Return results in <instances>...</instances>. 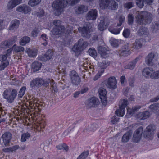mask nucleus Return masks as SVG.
<instances>
[{
	"label": "nucleus",
	"mask_w": 159,
	"mask_h": 159,
	"mask_svg": "<svg viewBox=\"0 0 159 159\" xmlns=\"http://www.w3.org/2000/svg\"><path fill=\"white\" fill-rule=\"evenodd\" d=\"M152 19V15L148 12L143 11L139 12L137 18L138 24H150Z\"/></svg>",
	"instance_id": "f257e3e1"
},
{
	"label": "nucleus",
	"mask_w": 159,
	"mask_h": 159,
	"mask_svg": "<svg viewBox=\"0 0 159 159\" xmlns=\"http://www.w3.org/2000/svg\"><path fill=\"white\" fill-rule=\"evenodd\" d=\"M17 94V92L15 89L9 88L3 92L2 96L3 98L10 103L13 102Z\"/></svg>",
	"instance_id": "f03ea898"
},
{
	"label": "nucleus",
	"mask_w": 159,
	"mask_h": 159,
	"mask_svg": "<svg viewBox=\"0 0 159 159\" xmlns=\"http://www.w3.org/2000/svg\"><path fill=\"white\" fill-rule=\"evenodd\" d=\"M68 4H69L68 0H55L53 2L52 6L53 8L56 11V15H60L63 11V8Z\"/></svg>",
	"instance_id": "7ed1b4c3"
},
{
	"label": "nucleus",
	"mask_w": 159,
	"mask_h": 159,
	"mask_svg": "<svg viewBox=\"0 0 159 159\" xmlns=\"http://www.w3.org/2000/svg\"><path fill=\"white\" fill-rule=\"evenodd\" d=\"M50 81V79H49L44 80L41 78H37L30 81V87L32 88L35 87L39 88L42 85L47 87L49 85Z\"/></svg>",
	"instance_id": "20e7f679"
},
{
	"label": "nucleus",
	"mask_w": 159,
	"mask_h": 159,
	"mask_svg": "<svg viewBox=\"0 0 159 159\" xmlns=\"http://www.w3.org/2000/svg\"><path fill=\"white\" fill-rule=\"evenodd\" d=\"M158 54L156 52L149 53L146 57L145 62L148 66H152L154 65L155 62L157 60Z\"/></svg>",
	"instance_id": "39448f33"
},
{
	"label": "nucleus",
	"mask_w": 159,
	"mask_h": 159,
	"mask_svg": "<svg viewBox=\"0 0 159 159\" xmlns=\"http://www.w3.org/2000/svg\"><path fill=\"white\" fill-rule=\"evenodd\" d=\"M88 43L84 42L83 39H80L78 41V44H75L72 48V51L75 53L81 52L88 46Z\"/></svg>",
	"instance_id": "423d86ee"
},
{
	"label": "nucleus",
	"mask_w": 159,
	"mask_h": 159,
	"mask_svg": "<svg viewBox=\"0 0 159 159\" xmlns=\"http://www.w3.org/2000/svg\"><path fill=\"white\" fill-rule=\"evenodd\" d=\"M12 137V134L9 132L4 133L1 139V143L2 146L8 147L10 146V143Z\"/></svg>",
	"instance_id": "0eeeda50"
},
{
	"label": "nucleus",
	"mask_w": 159,
	"mask_h": 159,
	"mask_svg": "<svg viewBox=\"0 0 159 159\" xmlns=\"http://www.w3.org/2000/svg\"><path fill=\"white\" fill-rule=\"evenodd\" d=\"M128 102L126 99L121 100L119 103V109L116 110L115 114L118 116H123L125 113V108L128 105Z\"/></svg>",
	"instance_id": "6e6552de"
},
{
	"label": "nucleus",
	"mask_w": 159,
	"mask_h": 159,
	"mask_svg": "<svg viewBox=\"0 0 159 159\" xmlns=\"http://www.w3.org/2000/svg\"><path fill=\"white\" fill-rule=\"evenodd\" d=\"M91 28L92 26L90 24L87 23L84 25L83 28L79 27L78 30L81 32L83 37L89 38L90 37V33L92 31Z\"/></svg>",
	"instance_id": "1a4fd4ad"
},
{
	"label": "nucleus",
	"mask_w": 159,
	"mask_h": 159,
	"mask_svg": "<svg viewBox=\"0 0 159 159\" xmlns=\"http://www.w3.org/2000/svg\"><path fill=\"white\" fill-rule=\"evenodd\" d=\"M156 129V127L154 125H151L148 126L144 131V137L147 139H151L154 134V131Z\"/></svg>",
	"instance_id": "9d476101"
},
{
	"label": "nucleus",
	"mask_w": 159,
	"mask_h": 159,
	"mask_svg": "<svg viewBox=\"0 0 159 159\" xmlns=\"http://www.w3.org/2000/svg\"><path fill=\"white\" fill-rule=\"evenodd\" d=\"M70 77L73 86H76L80 84L81 82L80 78L75 71L73 70L70 71Z\"/></svg>",
	"instance_id": "9b49d317"
},
{
	"label": "nucleus",
	"mask_w": 159,
	"mask_h": 159,
	"mask_svg": "<svg viewBox=\"0 0 159 159\" xmlns=\"http://www.w3.org/2000/svg\"><path fill=\"white\" fill-rule=\"evenodd\" d=\"M99 20L100 21V22L98 26V29L100 31H103L106 29L109 25V19L107 17L101 16L99 18Z\"/></svg>",
	"instance_id": "f8f14e48"
},
{
	"label": "nucleus",
	"mask_w": 159,
	"mask_h": 159,
	"mask_svg": "<svg viewBox=\"0 0 159 159\" xmlns=\"http://www.w3.org/2000/svg\"><path fill=\"white\" fill-rule=\"evenodd\" d=\"M143 130V128L142 127H139L136 130L133 134L132 139V141L133 142L138 143L140 141L142 137Z\"/></svg>",
	"instance_id": "ddd939ff"
},
{
	"label": "nucleus",
	"mask_w": 159,
	"mask_h": 159,
	"mask_svg": "<svg viewBox=\"0 0 159 159\" xmlns=\"http://www.w3.org/2000/svg\"><path fill=\"white\" fill-rule=\"evenodd\" d=\"M29 103L30 107L32 110V111L34 110L36 111H37L38 110V111H40L39 107L40 106H41V105L37 103V100L34 97H33L30 99Z\"/></svg>",
	"instance_id": "4468645a"
},
{
	"label": "nucleus",
	"mask_w": 159,
	"mask_h": 159,
	"mask_svg": "<svg viewBox=\"0 0 159 159\" xmlns=\"http://www.w3.org/2000/svg\"><path fill=\"white\" fill-rule=\"evenodd\" d=\"M31 10V8L29 6L25 4L20 5L16 8V11H17L25 14H30Z\"/></svg>",
	"instance_id": "2eb2a0df"
},
{
	"label": "nucleus",
	"mask_w": 159,
	"mask_h": 159,
	"mask_svg": "<svg viewBox=\"0 0 159 159\" xmlns=\"http://www.w3.org/2000/svg\"><path fill=\"white\" fill-rule=\"evenodd\" d=\"M97 11L96 9H92L87 14L86 19L87 20H95L98 16Z\"/></svg>",
	"instance_id": "dca6fc26"
},
{
	"label": "nucleus",
	"mask_w": 159,
	"mask_h": 159,
	"mask_svg": "<svg viewBox=\"0 0 159 159\" xmlns=\"http://www.w3.org/2000/svg\"><path fill=\"white\" fill-rule=\"evenodd\" d=\"M98 92L102 104L104 105H106L107 103L106 90L103 88H99Z\"/></svg>",
	"instance_id": "f3484780"
},
{
	"label": "nucleus",
	"mask_w": 159,
	"mask_h": 159,
	"mask_svg": "<svg viewBox=\"0 0 159 159\" xmlns=\"http://www.w3.org/2000/svg\"><path fill=\"white\" fill-rule=\"evenodd\" d=\"M53 54V52L52 50H48L46 54L42 56H40L39 57L40 60L45 61L51 59Z\"/></svg>",
	"instance_id": "a211bd4d"
},
{
	"label": "nucleus",
	"mask_w": 159,
	"mask_h": 159,
	"mask_svg": "<svg viewBox=\"0 0 159 159\" xmlns=\"http://www.w3.org/2000/svg\"><path fill=\"white\" fill-rule=\"evenodd\" d=\"M143 43V40L142 39H137L131 47L132 50H136L141 48Z\"/></svg>",
	"instance_id": "6ab92c4d"
},
{
	"label": "nucleus",
	"mask_w": 159,
	"mask_h": 159,
	"mask_svg": "<svg viewBox=\"0 0 159 159\" xmlns=\"http://www.w3.org/2000/svg\"><path fill=\"white\" fill-rule=\"evenodd\" d=\"M154 70L152 68L146 67L144 68L142 71V75L147 78H151Z\"/></svg>",
	"instance_id": "aec40b11"
},
{
	"label": "nucleus",
	"mask_w": 159,
	"mask_h": 159,
	"mask_svg": "<svg viewBox=\"0 0 159 159\" xmlns=\"http://www.w3.org/2000/svg\"><path fill=\"white\" fill-rule=\"evenodd\" d=\"M154 0H136V5L140 8H142L144 4L147 5H150L152 4Z\"/></svg>",
	"instance_id": "412c9836"
},
{
	"label": "nucleus",
	"mask_w": 159,
	"mask_h": 159,
	"mask_svg": "<svg viewBox=\"0 0 159 159\" xmlns=\"http://www.w3.org/2000/svg\"><path fill=\"white\" fill-rule=\"evenodd\" d=\"M98 52L101 54L102 57L104 58L107 57L109 56L110 51L105 47L101 46L98 47Z\"/></svg>",
	"instance_id": "4be33fe9"
},
{
	"label": "nucleus",
	"mask_w": 159,
	"mask_h": 159,
	"mask_svg": "<svg viewBox=\"0 0 159 159\" xmlns=\"http://www.w3.org/2000/svg\"><path fill=\"white\" fill-rule=\"evenodd\" d=\"M117 81L115 77H111L107 80V86L108 88L115 89L117 87Z\"/></svg>",
	"instance_id": "5701e85b"
},
{
	"label": "nucleus",
	"mask_w": 159,
	"mask_h": 159,
	"mask_svg": "<svg viewBox=\"0 0 159 159\" xmlns=\"http://www.w3.org/2000/svg\"><path fill=\"white\" fill-rule=\"evenodd\" d=\"M22 0H11L8 3L7 8L11 9L16 6L22 3Z\"/></svg>",
	"instance_id": "b1692460"
},
{
	"label": "nucleus",
	"mask_w": 159,
	"mask_h": 159,
	"mask_svg": "<svg viewBox=\"0 0 159 159\" xmlns=\"http://www.w3.org/2000/svg\"><path fill=\"white\" fill-rule=\"evenodd\" d=\"M88 7L87 6L81 5L79 6L77 8L75 9V12L76 14H80L86 12L88 11Z\"/></svg>",
	"instance_id": "393cba45"
},
{
	"label": "nucleus",
	"mask_w": 159,
	"mask_h": 159,
	"mask_svg": "<svg viewBox=\"0 0 159 159\" xmlns=\"http://www.w3.org/2000/svg\"><path fill=\"white\" fill-rule=\"evenodd\" d=\"M65 28L64 27L60 28L54 27L52 30V33L54 35H59L65 32Z\"/></svg>",
	"instance_id": "a878e982"
},
{
	"label": "nucleus",
	"mask_w": 159,
	"mask_h": 159,
	"mask_svg": "<svg viewBox=\"0 0 159 159\" xmlns=\"http://www.w3.org/2000/svg\"><path fill=\"white\" fill-rule=\"evenodd\" d=\"M20 24V21L17 19L12 20L11 22V24L9 28V30H15L17 29Z\"/></svg>",
	"instance_id": "bb28decb"
},
{
	"label": "nucleus",
	"mask_w": 159,
	"mask_h": 159,
	"mask_svg": "<svg viewBox=\"0 0 159 159\" xmlns=\"http://www.w3.org/2000/svg\"><path fill=\"white\" fill-rule=\"evenodd\" d=\"M139 59V57H137L135 59L130 62L128 65L125 66V69H128L131 70L134 69Z\"/></svg>",
	"instance_id": "cd10ccee"
},
{
	"label": "nucleus",
	"mask_w": 159,
	"mask_h": 159,
	"mask_svg": "<svg viewBox=\"0 0 159 159\" xmlns=\"http://www.w3.org/2000/svg\"><path fill=\"white\" fill-rule=\"evenodd\" d=\"M138 33L139 35H144L147 36L148 34V29L145 27L141 26L140 27L138 31Z\"/></svg>",
	"instance_id": "c85d7f7f"
},
{
	"label": "nucleus",
	"mask_w": 159,
	"mask_h": 159,
	"mask_svg": "<svg viewBox=\"0 0 159 159\" xmlns=\"http://www.w3.org/2000/svg\"><path fill=\"white\" fill-rule=\"evenodd\" d=\"M110 0H99L100 7L102 9L107 8L108 7Z\"/></svg>",
	"instance_id": "c756f323"
},
{
	"label": "nucleus",
	"mask_w": 159,
	"mask_h": 159,
	"mask_svg": "<svg viewBox=\"0 0 159 159\" xmlns=\"http://www.w3.org/2000/svg\"><path fill=\"white\" fill-rule=\"evenodd\" d=\"M108 7L112 10H116L118 8V4L114 0H110Z\"/></svg>",
	"instance_id": "7c9ffc66"
},
{
	"label": "nucleus",
	"mask_w": 159,
	"mask_h": 159,
	"mask_svg": "<svg viewBox=\"0 0 159 159\" xmlns=\"http://www.w3.org/2000/svg\"><path fill=\"white\" fill-rule=\"evenodd\" d=\"M120 54L121 55L126 56L129 54V49L128 45H125L120 50Z\"/></svg>",
	"instance_id": "2f4dec72"
},
{
	"label": "nucleus",
	"mask_w": 159,
	"mask_h": 159,
	"mask_svg": "<svg viewBox=\"0 0 159 159\" xmlns=\"http://www.w3.org/2000/svg\"><path fill=\"white\" fill-rule=\"evenodd\" d=\"M98 100L95 98H91L89 101V105L90 107H95L98 105Z\"/></svg>",
	"instance_id": "473e14b6"
},
{
	"label": "nucleus",
	"mask_w": 159,
	"mask_h": 159,
	"mask_svg": "<svg viewBox=\"0 0 159 159\" xmlns=\"http://www.w3.org/2000/svg\"><path fill=\"white\" fill-rule=\"evenodd\" d=\"M25 52L28 53V56L30 57H35L37 54V50L35 49H31L29 48H27Z\"/></svg>",
	"instance_id": "72a5a7b5"
},
{
	"label": "nucleus",
	"mask_w": 159,
	"mask_h": 159,
	"mask_svg": "<svg viewBox=\"0 0 159 159\" xmlns=\"http://www.w3.org/2000/svg\"><path fill=\"white\" fill-rule=\"evenodd\" d=\"M12 50L10 48L7 50V53L5 54L1 55H0V61H5L7 58L10 56Z\"/></svg>",
	"instance_id": "f704fd0d"
},
{
	"label": "nucleus",
	"mask_w": 159,
	"mask_h": 159,
	"mask_svg": "<svg viewBox=\"0 0 159 159\" xmlns=\"http://www.w3.org/2000/svg\"><path fill=\"white\" fill-rule=\"evenodd\" d=\"M41 66V64L38 62H34L32 64V68L34 72L39 70Z\"/></svg>",
	"instance_id": "c9c22d12"
},
{
	"label": "nucleus",
	"mask_w": 159,
	"mask_h": 159,
	"mask_svg": "<svg viewBox=\"0 0 159 159\" xmlns=\"http://www.w3.org/2000/svg\"><path fill=\"white\" fill-rule=\"evenodd\" d=\"M151 111L159 113V104L158 103H154L151 105L149 107Z\"/></svg>",
	"instance_id": "e433bc0d"
},
{
	"label": "nucleus",
	"mask_w": 159,
	"mask_h": 159,
	"mask_svg": "<svg viewBox=\"0 0 159 159\" xmlns=\"http://www.w3.org/2000/svg\"><path fill=\"white\" fill-rule=\"evenodd\" d=\"M30 40V37L28 36H24L20 40L19 43L20 45L24 46L27 43H28Z\"/></svg>",
	"instance_id": "4c0bfd02"
},
{
	"label": "nucleus",
	"mask_w": 159,
	"mask_h": 159,
	"mask_svg": "<svg viewBox=\"0 0 159 159\" xmlns=\"http://www.w3.org/2000/svg\"><path fill=\"white\" fill-rule=\"evenodd\" d=\"M132 134L131 131H129L128 132L125 134L123 136L122 141V142H128Z\"/></svg>",
	"instance_id": "58836bf2"
},
{
	"label": "nucleus",
	"mask_w": 159,
	"mask_h": 159,
	"mask_svg": "<svg viewBox=\"0 0 159 159\" xmlns=\"http://www.w3.org/2000/svg\"><path fill=\"white\" fill-rule=\"evenodd\" d=\"M97 125H92L88 126L84 130V132H86L87 133H89L90 132H94L97 129Z\"/></svg>",
	"instance_id": "ea45409f"
},
{
	"label": "nucleus",
	"mask_w": 159,
	"mask_h": 159,
	"mask_svg": "<svg viewBox=\"0 0 159 159\" xmlns=\"http://www.w3.org/2000/svg\"><path fill=\"white\" fill-rule=\"evenodd\" d=\"M50 82L49 83L50 84L51 87V90L53 93H57L58 92V89L57 87L56 84L54 82V81L53 80L50 79Z\"/></svg>",
	"instance_id": "a19ab883"
},
{
	"label": "nucleus",
	"mask_w": 159,
	"mask_h": 159,
	"mask_svg": "<svg viewBox=\"0 0 159 159\" xmlns=\"http://www.w3.org/2000/svg\"><path fill=\"white\" fill-rule=\"evenodd\" d=\"M14 51L16 52H23L25 50L23 47L21 46H17L16 44H14L13 47Z\"/></svg>",
	"instance_id": "79ce46f5"
},
{
	"label": "nucleus",
	"mask_w": 159,
	"mask_h": 159,
	"mask_svg": "<svg viewBox=\"0 0 159 159\" xmlns=\"http://www.w3.org/2000/svg\"><path fill=\"white\" fill-rule=\"evenodd\" d=\"M141 106H137L133 107L132 109L128 108L127 109V112L129 114L134 113V112L137 111V110L141 108Z\"/></svg>",
	"instance_id": "37998d69"
},
{
	"label": "nucleus",
	"mask_w": 159,
	"mask_h": 159,
	"mask_svg": "<svg viewBox=\"0 0 159 159\" xmlns=\"http://www.w3.org/2000/svg\"><path fill=\"white\" fill-rule=\"evenodd\" d=\"M30 136V133L28 132L22 134L21 137V141L22 142H25L27 139L29 138Z\"/></svg>",
	"instance_id": "c03bdc74"
},
{
	"label": "nucleus",
	"mask_w": 159,
	"mask_h": 159,
	"mask_svg": "<svg viewBox=\"0 0 159 159\" xmlns=\"http://www.w3.org/2000/svg\"><path fill=\"white\" fill-rule=\"evenodd\" d=\"M122 29V28L120 27L119 28H116L113 29H109V30L110 31L115 34H119Z\"/></svg>",
	"instance_id": "a18cd8bd"
},
{
	"label": "nucleus",
	"mask_w": 159,
	"mask_h": 159,
	"mask_svg": "<svg viewBox=\"0 0 159 159\" xmlns=\"http://www.w3.org/2000/svg\"><path fill=\"white\" fill-rule=\"evenodd\" d=\"M40 1L41 0H30L28 2V4L32 7L34 6L39 4Z\"/></svg>",
	"instance_id": "49530a36"
},
{
	"label": "nucleus",
	"mask_w": 159,
	"mask_h": 159,
	"mask_svg": "<svg viewBox=\"0 0 159 159\" xmlns=\"http://www.w3.org/2000/svg\"><path fill=\"white\" fill-rule=\"evenodd\" d=\"M88 52L89 54L94 58L97 57V53L96 50L94 48H89Z\"/></svg>",
	"instance_id": "de8ad7c7"
},
{
	"label": "nucleus",
	"mask_w": 159,
	"mask_h": 159,
	"mask_svg": "<svg viewBox=\"0 0 159 159\" xmlns=\"http://www.w3.org/2000/svg\"><path fill=\"white\" fill-rule=\"evenodd\" d=\"M10 43L8 40H6L2 42L1 44V47L4 49H6L9 47Z\"/></svg>",
	"instance_id": "09e8293b"
},
{
	"label": "nucleus",
	"mask_w": 159,
	"mask_h": 159,
	"mask_svg": "<svg viewBox=\"0 0 159 159\" xmlns=\"http://www.w3.org/2000/svg\"><path fill=\"white\" fill-rule=\"evenodd\" d=\"M53 24L54 25V27L60 28L61 27H64L61 25V21L59 20H55L53 21Z\"/></svg>",
	"instance_id": "8fccbe9b"
},
{
	"label": "nucleus",
	"mask_w": 159,
	"mask_h": 159,
	"mask_svg": "<svg viewBox=\"0 0 159 159\" xmlns=\"http://www.w3.org/2000/svg\"><path fill=\"white\" fill-rule=\"evenodd\" d=\"M130 33V30L129 29H125L123 32V35L125 38H127L129 36Z\"/></svg>",
	"instance_id": "3c124183"
},
{
	"label": "nucleus",
	"mask_w": 159,
	"mask_h": 159,
	"mask_svg": "<svg viewBox=\"0 0 159 159\" xmlns=\"http://www.w3.org/2000/svg\"><path fill=\"white\" fill-rule=\"evenodd\" d=\"M26 89V87L25 86H23L21 87L19 92L18 96L20 98H21L24 94Z\"/></svg>",
	"instance_id": "603ef678"
},
{
	"label": "nucleus",
	"mask_w": 159,
	"mask_h": 159,
	"mask_svg": "<svg viewBox=\"0 0 159 159\" xmlns=\"http://www.w3.org/2000/svg\"><path fill=\"white\" fill-rule=\"evenodd\" d=\"M159 78V70L156 71H153L152 75H151V79H156Z\"/></svg>",
	"instance_id": "864d4df0"
},
{
	"label": "nucleus",
	"mask_w": 159,
	"mask_h": 159,
	"mask_svg": "<svg viewBox=\"0 0 159 159\" xmlns=\"http://www.w3.org/2000/svg\"><path fill=\"white\" fill-rule=\"evenodd\" d=\"M89 153L88 152H85L82 153L77 159H85L87 157Z\"/></svg>",
	"instance_id": "5fc2aeb1"
},
{
	"label": "nucleus",
	"mask_w": 159,
	"mask_h": 159,
	"mask_svg": "<svg viewBox=\"0 0 159 159\" xmlns=\"http://www.w3.org/2000/svg\"><path fill=\"white\" fill-rule=\"evenodd\" d=\"M110 64V62L105 61H103L102 62L99 63V65L101 67L102 69H104L106 68Z\"/></svg>",
	"instance_id": "6e6d98bb"
},
{
	"label": "nucleus",
	"mask_w": 159,
	"mask_h": 159,
	"mask_svg": "<svg viewBox=\"0 0 159 159\" xmlns=\"http://www.w3.org/2000/svg\"><path fill=\"white\" fill-rule=\"evenodd\" d=\"M134 16L132 14H129L128 17V22L129 25L133 24L134 21Z\"/></svg>",
	"instance_id": "4d7b16f0"
},
{
	"label": "nucleus",
	"mask_w": 159,
	"mask_h": 159,
	"mask_svg": "<svg viewBox=\"0 0 159 159\" xmlns=\"http://www.w3.org/2000/svg\"><path fill=\"white\" fill-rule=\"evenodd\" d=\"M74 127V125H72L71 126H69L67 129L63 133V135L65 136L67 135Z\"/></svg>",
	"instance_id": "13d9d810"
},
{
	"label": "nucleus",
	"mask_w": 159,
	"mask_h": 159,
	"mask_svg": "<svg viewBox=\"0 0 159 159\" xmlns=\"http://www.w3.org/2000/svg\"><path fill=\"white\" fill-rule=\"evenodd\" d=\"M125 17L124 16H121L119 19V23L117 24V26H121L122 23L125 21Z\"/></svg>",
	"instance_id": "bf43d9fd"
},
{
	"label": "nucleus",
	"mask_w": 159,
	"mask_h": 159,
	"mask_svg": "<svg viewBox=\"0 0 159 159\" xmlns=\"http://www.w3.org/2000/svg\"><path fill=\"white\" fill-rule=\"evenodd\" d=\"M104 72V69H101L100 71H99L98 72L96 75L94 77L93 80H97L98 78H100L102 74Z\"/></svg>",
	"instance_id": "052dcab7"
},
{
	"label": "nucleus",
	"mask_w": 159,
	"mask_h": 159,
	"mask_svg": "<svg viewBox=\"0 0 159 159\" xmlns=\"http://www.w3.org/2000/svg\"><path fill=\"white\" fill-rule=\"evenodd\" d=\"M39 32V29L35 28L32 31L31 33L32 35L34 37H37Z\"/></svg>",
	"instance_id": "680f3d73"
},
{
	"label": "nucleus",
	"mask_w": 159,
	"mask_h": 159,
	"mask_svg": "<svg viewBox=\"0 0 159 159\" xmlns=\"http://www.w3.org/2000/svg\"><path fill=\"white\" fill-rule=\"evenodd\" d=\"M17 40V37L15 36L12 37L11 39H8V40L9 43H10V45L14 43Z\"/></svg>",
	"instance_id": "e2e57ef3"
},
{
	"label": "nucleus",
	"mask_w": 159,
	"mask_h": 159,
	"mask_svg": "<svg viewBox=\"0 0 159 159\" xmlns=\"http://www.w3.org/2000/svg\"><path fill=\"white\" fill-rule=\"evenodd\" d=\"M41 38L44 41V42L43 43V44L44 46H46L47 44V39L48 38L47 35L45 34H43L41 35Z\"/></svg>",
	"instance_id": "0e129e2a"
},
{
	"label": "nucleus",
	"mask_w": 159,
	"mask_h": 159,
	"mask_svg": "<svg viewBox=\"0 0 159 159\" xmlns=\"http://www.w3.org/2000/svg\"><path fill=\"white\" fill-rule=\"evenodd\" d=\"M9 64V62L7 61L6 62H4L2 65H0V70H2L4 69L8 66Z\"/></svg>",
	"instance_id": "69168bd1"
},
{
	"label": "nucleus",
	"mask_w": 159,
	"mask_h": 159,
	"mask_svg": "<svg viewBox=\"0 0 159 159\" xmlns=\"http://www.w3.org/2000/svg\"><path fill=\"white\" fill-rule=\"evenodd\" d=\"M134 6V3L133 2H131L125 3L124 5V7L128 9H130Z\"/></svg>",
	"instance_id": "338daca9"
},
{
	"label": "nucleus",
	"mask_w": 159,
	"mask_h": 159,
	"mask_svg": "<svg viewBox=\"0 0 159 159\" xmlns=\"http://www.w3.org/2000/svg\"><path fill=\"white\" fill-rule=\"evenodd\" d=\"M143 119H145L149 117L150 116V113L148 111H146L143 112Z\"/></svg>",
	"instance_id": "774afa93"
}]
</instances>
